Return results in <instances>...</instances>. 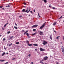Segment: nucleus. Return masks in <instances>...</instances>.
I'll return each mask as SVG.
<instances>
[{
    "label": "nucleus",
    "mask_w": 64,
    "mask_h": 64,
    "mask_svg": "<svg viewBox=\"0 0 64 64\" xmlns=\"http://www.w3.org/2000/svg\"><path fill=\"white\" fill-rule=\"evenodd\" d=\"M35 50L36 51H37V49H35Z\"/></svg>",
    "instance_id": "56"
},
{
    "label": "nucleus",
    "mask_w": 64,
    "mask_h": 64,
    "mask_svg": "<svg viewBox=\"0 0 64 64\" xmlns=\"http://www.w3.org/2000/svg\"><path fill=\"white\" fill-rule=\"evenodd\" d=\"M2 36V35L0 34V37H1V36Z\"/></svg>",
    "instance_id": "54"
},
{
    "label": "nucleus",
    "mask_w": 64,
    "mask_h": 64,
    "mask_svg": "<svg viewBox=\"0 0 64 64\" xmlns=\"http://www.w3.org/2000/svg\"><path fill=\"white\" fill-rule=\"evenodd\" d=\"M16 44H19V42H16Z\"/></svg>",
    "instance_id": "19"
},
{
    "label": "nucleus",
    "mask_w": 64,
    "mask_h": 64,
    "mask_svg": "<svg viewBox=\"0 0 64 64\" xmlns=\"http://www.w3.org/2000/svg\"><path fill=\"white\" fill-rule=\"evenodd\" d=\"M14 59H15V58H13L12 60H14Z\"/></svg>",
    "instance_id": "34"
},
{
    "label": "nucleus",
    "mask_w": 64,
    "mask_h": 64,
    "mask_svg": "<svg viewBox=\"0 0 64 64\" xmlns=\"http://www.w3.org/2000/svg\"><path fill=\"white\" fill-rule=\"evenodd\" d=\"M26 32H25L24 34V35H25V34H26Z\"/></svg>",
    "instance_id": "44"
},
{
    "label": "nucleus",
    "mask_w": 64,
    "mask_h": 64,
    "mask_svg": "<svg viewBox=\"0 0 64 64\" xmlns=\"http://www.w3.org/2000/svg\"><path fill=\"white\" fill-rule=\"evenodd\" d=\"M62 44V42L61 43Z\"/></svg>",
    "instance_id": "61"
},
{
    "label": "nucleus",
    "mask_w": 64,
    "mask_h": 64,
    "mask_svg": "<svg viewBox=\"0 0 64 64\" xmlns=\"http://www.w3.org/2000/svg\"><path fill=\"white\" fill-rule=\"evenodd\" d=\"M52 9H55V8L54 7H52Z\"/></svg>",
    "instance_id": "29"
},
{
    "label": "nucleus",
    "mask_w": 64,
    "mask_h": 64,
    "mask_svg": "<svg viewBox=\"0 0 64 64\" xmlns=\"http://www.w3.org/2000/svg\"><path fill=\"white\" fill-rule=\"evenodd\" d=\"M33 31H36V30L35 29H34L33 30Z\"/></svg>",
    "instance_id": "33"
},
{
    "label": "nucleus",
    "mask_w": 64,
    "mask_h": 64,
    "mask_svg": "<svg viewBox=\"0 0 64 64\" xmlns=\"http://www.w3.org/2000/svg\"><path fill=\"white\" fill-rule=\"evenodd\" d=\"M6 25H7V24H8V23H6Z\"/></svg>",
    "instance_id": "55"
},
{
    "label": "nucleus",
    "mask_w": 64,
    "mask_h": 64,
    "mask_svg": "<svg viewBox=\"0 0 64 64\" xmlns=\"http://www.w3.org/2000/svg\"><path fill=\"white\" fill-rule=\"evenodd\" d=\"M30 56H31V54H29L28 55V56H29V57H30Z\"/></svg>",
    "instance_id": "36"
},
{
    "label": "nucleus",
    "mask_w": 64,
    "mask_h": 64,
    "mask_svg": "<svg viewBox=\"0 0 64 64\" xmlns=\"http://www.w3.org/2000/svg\"><path fill=\"white\" fill-rule=\"evenodd\" d=\"M29 42L28 40H26V43L27 44H29Z\"/></svg>",
    "instance_id": "21"
},
{
    "label": "nucleus",
    "mask_w": 64,
    "mask_h": 64,
    "mask_svg": "<svg viewBox=\"0 0 64 64\" xmlns=\"http://www.w3.org/2000/svg\"><path fill=\"white\" fill-rule=\"evenodd\" d=\"M2 9H3V10H5V9H4V8H2Z\"/></svg>",
    "instance_id": "53"
},
{
    "label": "nucleus",
    "mask_w": 64,
    "mask_h": 64,
    "mask_svg": "<svg viewBox=\"0 0 64 64\" xmlns=\"http://www.w3.org/2000/svg\"><path fill=\"white\" fill-rule=\"evenodd\" d=\"M22 16H19V17L20 18V17H22Z\"/></svg>",
    "instance_id": "38"
},
{
    "label": "nucleus",
    "mask_w": 64,
    "mask_h": 64,
    "mask_svg": "<svg viewBox=\"0 0 64 64\" xmlns=\"http://www.w3.org/2000/svg\"><path fill=\"white\" fill-rule=\"evenodd\" d=\"M22 32H24V30H22Z\"/></svg>",
    "instance_id": "49"
},
{
    "label": "nucleus",
    "mask_w": 64,
    "mask_h": 64,
    "mask_svg": "<svg viewBox=\"0 0 64 64\" xmlns=\"http://www.w3.org/2000/svg\"><path fill=\"white\" fill-rule=\"evenodd\" d=\"M28 16H30V15L29 14V15H28Z\"/></svg>",
    "instance_id": "59"
},
{
    "label": "nucleus",
    "mask_w": 64,
    "mask_h": 64,
    "mask_svg": "<svg viewBox=\"0 0 64 64\" xmlns=\"http://www.w3.org/2000/svg\"><path fill=\"white\" fill-rule=\"evenodd\" d=\"M34 11L35 12V10H34Z\"/></svg>",
    "instance_id": "48"
},
{
    "label": "nucleus",
    "mask_w": 64,
    "mask_h": 64,
    "mask_svg": "<svg viewBox=\"0 0 64 64\" xmlns=\"http://www.w3.org/2000/svg\"><path fill=\"white\" fill-rule=\"evenodd\" d=\"M62 52L64 53V48L62 46Z\"/></svg>",
    "instance_id": "7"
},
{
    "label": "nucleus",
    "mask_w": 64,
    "mask_h": 64,
    "mask_svg": "<svg viewBox=\"0 0 64 64\" xmlns=\"http://www.w3.org/2000/svg\"><path fill=\"white\" fill-rule=\"evenodd\" d=\"M44 42H42V44L43 45H46V44H47V42H46L44 41Z\"/></svg>",
    "instance_id": "5"
},
{
    "label": "nucleus",
    "mask_w": 64,
    "mask_h": 64,
    "mask_svg": "<svg viewBox=\"0 0 64 64\" xmlns=\"http://www.w3.org/2000/svg\"><path fill=\"white\" fill-rule=\"evenodd\" d=\"M28 46H32V44H28Z\"/></svg>",
    "instance_id": "16"
},
{
    "label": "nucleus",
    "mask_w": 64,
    "mask_h": 64,
    "mask_svg": "<svg viewBox=\"0 0 64 64\" xmlns=\"http://www.w3.org/2000/svg\"><path fill=\"white\" fill-rule=\"evenodd\" d=\"M45 63V64H46V63Z\"/></svg>",
    "instance_id": "62"
},
{
    "label": "nucleus",
    "mask_w": 64,
    "mask_h": 64,
    "mask_svg": "<svg viewBox=\"0 0 64 64\" xmlns=\"http://www.w3.org/2000/svg\"><path fill=\"white\" fill-rule=\"evenodd\" d=\"M44 61V60H42V61Z\"/></svg>",
    "instance_id": "45"
},
{
    "label": "nucleus",
    "mask_w": 64,
    "mask_h": 64,
    "mask_svg": "<svg viewBox=\"0 0 64 64\" xmlns=\"http://www.w3.org/2000/svg\"><path fill=\"white\" fill-rule=\"evenodd\" d=\"M10 33V31H8V32H7L8 34H9Z\"/></svg>",
    "instance_id": "28"
},
{
    "label": "nucleus",
    "mask_w": 64,
    "mask_h": 64,
    "mask_svg": "<svg viewBox=\"0 0 64 64\" xmlns=\"http://www.w3.org/2000/svg\"><path fill=\"white\" fill-rule=\"evenodd\" d=\"M6 7H8V8H9V7H10V6L9 5H8V6H6Z\"/></svg>",
    "instance_id": "22"
},
{
    "label": "nucleus",
    "mask_w": 64,
    "mask_h": 64,
    "mask_svg": "<svg viewBox=\"0 0 64 64\" xmlns=\"http://www.w3.org/2000/svg\"><path fill=\"white\" fill-rule=\"evenodd\" d=\"M62 16H61V17H60V18H59V19H60L61 18H62Z\"/></svg>",
    "instance_id": "30"
},
{
    "label": "nucleus",
    "mask_w": 64,
    "mask_h": 64,
    "mask_svg": "<svg viewBox=\"0 0 64 64\" xmlns=\"http://www.w3.org/2000/svg\"><path fill=\"white\" fill-rule=\"evenodd\" d=\"M56 64H59V63L58 62H56Z\"/></svg>",
    "instance_id": "50"
},
{
    "label": "nucleus",
    "mask_w": 64,
    "mask_h": 64,
    "mask_svg": "<svg viewBox=\"0 0 64 64\" xmlns=\"http://www.w3.org/2000/svg\"><path fill=\"white\" fill-rule=\"evenodd\" d=\"M6 25H6V24H5L4 25V27H6Z\"/></svg>",
    "instance_id": "32"
},
{
    "label": "nucleus",
    "mask_w": 64,
    "mask_h": 64,
    "mask_svg": "<svg viewBox=\"0 0 64 64\" xmlns=\"http://www.w3.org/2000/svg\"><path fill=\"white\" fill-rule=\"evenodd\" d=\"M50 38L51 40H52V36H50Z\"/></svg>",
    "instance_id": "17"
},
{
    "label": "nucleus",
    "mask_w": 64,
    "mask_h": 64,
    "mask_svg": "<svg viewBox=\"0 0 64 64\" xmlns=\"http://www.w3.org/2000/svg\"><path fill=\"white\" fill-rule=\"evenodd\" d=\"M14 28H15V29H18V28L16 27V26H14Z\"/></svg>",
    "instance_id": "18"
},
{
    "label": "nucleus",
    "mask_w": 64,
    "mask_h": 64,
    "mask_svg": "<svg viewBox=\"0 0 64 64\" xmlns=\"http://www.w3.org/2000/svg\"><path fill=\"white\" fill-rule=\"evenodd\" d=\"M5 39L4 38H3V40H4V41H5Z\"/></svg>",
    "instance_id": "40"
},
{
    "label": "nucleus",
    "mask_w": 64,
    "mask_h": 64,
    "mask_svg": "<svg viewBox=\"0 0 64 64\" xmlns=\"http://www.w3.org/2000/svg\"><path fill=\"white\" fill-rule=\"evenodd\" d=\"M4 27H3L2 28V30H4Z\"/></svg>",
    "instance_id": "25"
},
{
    "label": "nucleus",
    "mask_w": 64,
    "mask_h": 64,
    "mask_svg": "<svg viewBox=\"0 0 64 64\" xmlns=\"http://www.w3.org/2000/svg\"><path fill=\"white\" fill-rule=\"evenodd\" d=\"M25 32L26 33H27V32H28V31H26Z\"/></svg>",
    "instance_id": "43"
},
{
    "label": "nucleus",
    "mask_w": 64,
    "mask_h": 64,
    "mask_svg": "<svg viewBox=\"0 0 64 64\" xmlns=\"http://www.w3.org/2000/svg\"><path fill=\"white\" fill-rule=\"evenodd\" d=\"M56 22H54V23L53 24V25L54 26L55 25H56Z\"/></svg>",
    "instance_id": "20"
},
{
    "label": "nucleus",
    "mask_w": 64,
    "mask_h": 64,
    "mask_svg": "<svg viewBox=\"0 0 64 64\" xmlns=\"http://www.w3.org/2000/svg\"><path fill=\"white\" fill-rule=\"evenodd\" d=\"M38 16H39V17H40V16L39 15V13H38Z\"/></svg>",
    "instance_id": "27"
},
{
    "label": "nucleus",
    "mask_w": 64,
    "mask_h": 64,
    "mask_svg": "<svg viewBox=\"0 0 64 64\" xmlns=\"http://www.w3.org/2000/svg\"><path fill=\"white\" fill-rule=\"evenodd\" d=\"M4 49L5 50H6V48H5V47L4 48Z\"/></svg>",
    "instance_id": "47"
},
{
    "label": "nucleus",
    "mask_w": 64,
    "mask_h": 64,
    "mask_svg": "<svg viewBox=\"0 0 64 64\" xmlns=\"http://www.w3.org/2000/svg\"><path fill=\"white\" fill-rule=\"evenodd\" d=\"M11 45H12V43H11V44H10L8 45V46L9 47H10V46H11Z\"/></svg>",
    "instance_id": "13"
},
{
    "label": "nucleus",
    "mask_w": 64,
    "mask_h": 64,
    "mask_svg": "<svg viewBox=\"0 0 64 64\" xmlns=\"http://www.w3.org/2000/svg\"><path fill=\"white\" fill-rule=\"evenodd\" d=\"M60 52H58V54H60Z\"/></svg>",
    "instance_id": "41"
},
{
    "label": "nucleus",
    "mask_w": 64,
    "mask_h": 64,
    "mask_svg": "<svg viewBox=\"0 0 64 64\" xmlns=\"http://www.w3.org/2000/svg\"><path fill=\"white\" fill-rule=\"evenodd\" d=\"M48 58V57L46 56L44 57L43 59L44 60H47Z\"/></svg>",
    "instance_id": "3"
},
{
    "label": "nucleus",
    "mask_w": 64,
    "mask_h": 64,
    "mask_svg": "<svg viewBox=\"0 0 64 64\" xmlns=\"http://www.w3.org/2000/svg\"><path fill=\"white\" fill-rule=\"evenodd\" d=\"M40 63H41V64H44V63L43 62H42V61H40Z\"/></svg>",
    "instance_id": "14"
},
{
    "label": "nucleus",
    "mask_w": 64,
    "mask_h": 64,
    "mask_svg": "<svg viewBox=\"0 0 64 64\" xmlns=\"http://www.w3.org/2000/svg\"><path fill=\"white\" fill-rule=\"evenodd\" d=\"M33 45L34 46H38V45L37 44H34Z\"/></svg>",
    "instance_id": "11"
},
{
    "label": "nucleus",
    "mask_w": 64,
    "mask_h": 64,
    "mask_svg": "<svg viewBox=\"0 0 64 64\" xmlns=\"http://www.w3.org/2000/svg\"><path fill=\"white\" fill-rule=\"evenodd\" d=\"M12 38H14V36H11V37H10V39H12Z\"/></svg>",
    "instance_id": "24"
},
{
    "label": "nucleus",
    "mask_w": 64,
    "mask_h": 64,
    "mask_svg": "<svg viewBox=\"0 0 64 64\" xmlns=\"http://www.w3.org/2000/svg\"><path fill=\"white\" fill-rule=\"evenodd\" d=\"M40 51H45V50L44 49H43L41 48H40Z\"/></svg>",
    "instance_id": "4"
},
{
    "label": "nucleus",
    "mask_w": 64,
    "mask_h": 64,
    "mask_svg": "<svg viewBox=\"0 0 64 64\" xmlns=\"http://www.w3.org/2000/svg\"><path fill=\"white\" fill-rule=\"evenodd\" d=\"M5 60H1V62H4V61Z\"/></svg>",
    "instance_id": "26"
},
{
    "label": "nucleus",
    "mask_w": 64,
    "mask_h": 64,
    "mask_svg": "<svg viewBox=\"0 0 64 64\" xmlns=\"http://www.w3.org/2000/svg\"><path fill=\"white\" fill-rule=\"evenodd\" d=\"M37 26H38V25H34L32 26V28L37 27Z\"/></svg>",
    "instance_id": "9"
},
{
    "label": "nucleus",
    "mask_w": 64,
    "mask_h": 64,
    "mask_svg": "<svg viewBox=\"0 0 64 64\" xmlns=\"http://www.w3.org/2000/svg\"><path fill=\"white\" fill-rule=\"evenodd\" d=\"M44 3H47V0H44Z\"/></svg>",
    "instance_id": "23"
},
{
    "label": "nucleus",
    "mask_w": 64,
    "mask_h": 64,
    "mask_svg": "<svg viewBox=\"0 0 64 64\" xmlns=\"http://www.w3.org/2000/svg\"><path fill=\"white\" fill-rule=\"evenodd\" d=\"M42 1H44V0H42Z\"/></svg>",
    "instance_id": "60"
},
{
    "label": "nucleus",
    "mask_w": 64,
    "mask_h": 64,
    "mask_svg": "<svg viewBox=\"0 0 64 64\" xmlns=\"http://www.w3.org/2000/svg\"><path fill=\"white\" fill-rule=\"evenodd\" d=\"M24 5H26V3H24Z\"/></svg>",
    "instance_id": "42"
},
{
    "label": "nucleus",
    "mask_w": 64,
    "mask_h": 64,
    "mask_svg": "<svg viewBox=\"0 0 64 64\" xmlns=\"http://www.w3.org/2000/svg\"><path fill=\"white\" fill-rule=\"evenodd\" d=\"M54 32H55V33H56V31H55L54 30Z\"/></svg>",
    "instance_id": "46"
},
{
    "label": "nucleus",
    "mask_w": 64,
    "mask_h": 64,
    "mask_svg": "<svg viewBox=\"0 0 64 64\" xmlns=\"http://www.w3.org/2000/svg\"><path fill=\"white\" fill-rule=\"evenodd\" d=\"M30 12H31V13H32V14L33 12H32V11H30Z\"/></svg>",
    "instance_id": "39"
},
{
    "label": "nucleus",
    "mask_w": 64,
    "mask_h": 64,
    "mask_svg": "<svg viewBox=\"0 0 64 64\" xmlns=\"http://www.w3.org/2000/svg\"><path fill=\"white\" fill-rule=\"evenodd\" d=\"M31 10V9L30 8H27V10L25 11V10L24 9L22 10V12H26L27 13L29 12Z\"/></svg>",
    "instance_id": "1"
},
{
    "label": "nucleus",
    "mask_w": 64,
    "mask_h": 64,
    "mask_svg": "<svg viewBox=\"0 0 64 64\" xmlns=\"http://www.w3.org/2000/svg\"><path fill=\"white\" fill-rule=\"evenodd\" d=\"M40 35H43V33L42 32H41L40 31Z\"/></svg>",
    "instance_id": "6"
},
{
    "label": "nucleus",
    "mask_w": 64,
    "mask_h": 64,
    "mask_svg": "<svg viewBox=\"0 0 64 64\" xmlns=\"http://www.w3.org/2000/svg\"><path fill=\"white\" fill-rule=\"evenodd\" d=\"M5 54V52H3L2 54V56H4V55Z\"/></svg>",
    "instance_id": "15"
},
{
    "label": "nucleus",
    "mask_w": 64,
    "mask_h": 64,
    "mask_svg": "<svg viewBox=\"0 0 64 64\" xmlns=\"http://www.w3.org/2000/svg\"><path fill=\"white\" fill-rule=\"evenodd\" d=\"M60 38V36H58L56 37V38L57 40H58Z\"/></svg>",
    "instance_id": "12"
},
{
    "label": "nucleus",
    "mask_w": 64,
    "mask_h": 64,
    "mask_svg": "<svg viewBox=\"0 0 64 64\" xmlns=\"http://www.w3.org/2000/svg\"><path fill=\"white\" fill-rule=\"evenodd\" d=\"M15 25L16 26H17V24H16V23H15Z\"/></svg>",
    "instance_id": "31"
},
{
    "label": "nucleus",
    "mask_w": 64,
    "mask_h": 64,
    "mask_svg": "<svg viewBox=\"0 0 64 64\" xmlns=\"http://www.w3.org/2000/svg\"><path fill=\"white\" fill-rule=\"evenodd\" d=\"M8 62H6L4 64H8Z\"/></svg>",
    "instance_id": "35"
},
{
    "label": "nucleus",
    "mask_w": 64,
    "mask_h": 64,
    "mask_svg": "<svg viewBox=\"0 0 64 64\" xmlns=\"http://www.w3.org/2000/svg\"><path fill=\"white\" fill-rule=\"evenodd\" d=\"M50 6H49V7H51V5L50 4Z\"/></svg>",
    "instance_id": "37"
},
{
    "label": "nucleus",
    "mask_w": 64,
    "mask_h": 64,
    "mask_svg": "<svg viewBox=\"0 0 64 64\" xmlns=\"http://www.w3.org/2000/svg\"><path fill=\"white\" fill-rule=\"evenodd\" d=\"M6 54H8V52H7L6 53Z\"/></svg>",
    "instance_id": "57"
},
{
    "label": "nucleus",
    "mask_w": 64,
    "mask_h": 64,
    "mask_svg": "<svg viewBox=\"0 0 64 64\" xmlns=\"http://www.w3.org/2000/svg\"><path fill=\"white\" fill-rule=\"evenodd\" d=\"M26 34L28 38H30V36H29V34H28V33H27Z\"/></svg>",
    "instance_id": "8"
},
{
    "label": "nucleus",
    "mask_w": 64,
    "mask_h": 64,
    "mask_svg": "<svg viewBox=\"0 0 64 64\" xmlns=\"http://www.w3.org/2000/svg\"><path fill=\"white\" fill-rule=\"evenodd\" d=\"M37 33V32H36L35 33H34V34H32V36H34V35H35Z\"/></svg>",
    "instance_id": "10"
},
{
    "label": "nucleus",
    "mask_w": 64,
    "mask_h": 64,
    "mask_svg": "<svg viewBox=\"0 0 64 64\" xmlns=\"http://www.w3.org/2000/svg\"><path fill=\"white\" fill-rule=\"evenodd\" d=\"M46 22H45L42 25V26L40 27V29H41V30H42V28L45 26V24H46Z\"/></svg>",
    "instance_id": "2"
},
{
    "label": "nucleus",
    "mask_w": 64,
    "mask_h": 64,
    "mask_svg": "<svg viewBox=\"0 0 64 64\" xmlns=\"http://www.w3.org/2000/svg\"><path fill=\"white\" fill-rule=\"evenodd\" d=\"M31 64H33V62H31Z\"/></svg>",
    "instance_id": "52"
},
{
    "label": "nucleus",
    "mask_w": 64,
    "mask_h": 64,
    "mask_svg": "<svg viewBox=\"0 0 64 64\" xmlns=\"http://www.w3.org/2000/svg\"><path fill=\"white\" fill-rule=\"evenodd\" d=\"M0 62H1V60H0Z\"/></svg>",
    "instance_id": "58"
},
{
    "label": "nucleus",
    "mask_w": 64,
    "mask_h": 64,
    "mask_svg": "<svg viewBox=\"0 0 64 64\" xmlns=\"http://www.w3.org/2000/svg\"><path fill=\"white\" fill-rule=\"evenodd\" d=\"M0 8H2V6H0Z\"/></svg>",
    "instance_id": "51"
}]
</instances>
